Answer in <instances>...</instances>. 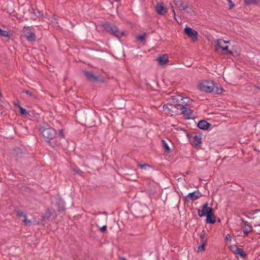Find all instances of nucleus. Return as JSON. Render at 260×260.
<instances>
[{
  "instance_id": "39448f33",
  "label": "nucleus",
  "mask_w": 260,
  "mask_h": 260,
  "mask_svg": "<svg viewBox=\"0 0 260 260\" xmlns=\"http://www.w3.org/2000/svg\"><path fill=\"white\" fill-rule=\"evenodd\" d=\"M216 50L219 49H222L223 51H226L225 54H233V52L228 50V46L227 44L229 43V41H226L223 39H218L216 40Z\"/></svg>"
},
{
  "instance_id": "20e7f679",
  "label": "nucleus",
  "mask_w": 260,
  "mask_h": 260,
  "mask_svg": "<svg viewBox=\"0 0 260 260\" xmlns=\"http://www.w3.org/2000/svg\"><path fill=\"white\" fill-rule=\"evenodd\" d=\"M105 29L108 32L118 38H120L125 35L123 31L119 30L118 28L114 25H110L109 24L105 25Z\"/></svg>"
},
{
  "instance_id": "a211bd4d",
  "label": "nucleus",
  "mask_w": 260,
  "mask_h": 260,
  "mask_svg": "<svg viewBox=\"0 0 260 260\" xmlns=\"http://www.w3.org/2000/svg\"><path fill=\"white\" fill-rule=\"evenodd\" d=\"M158 63L160 65H165L169 61L168 56L167 54L162 55L157 58Z\"/></svg>"
},
{
  "instance_id": "1a4fd4ad",
  "label": "nucleus",
  "mask_w": 260,
  "mask_h": 260,
  "mask_svg": "<svg viewBox=\"0 0 260 260\" xmlns=\"http://www.w3.org/2000/svg\"><path fill=\"white\" fill-rule=\"evenodd\" d=\"M230 249L233 253L238 254L242 258H245L246 256V254L243 249L238 247L236 245L230 246Z\"/></svg>"
},
{
  "instance_id": "4468645a",
  "label": "nucleus",
  "mask_w": 260,
  "mask_h": 260,
  "mask_svg": "<svg viewBox=\"0 0 260 260\" xmlns=\"http://www.w3.org/2000/svg\"><path fill=\"white\" fill-rule=\"evenodd\" d=\"M155 9L156 11L159 15H164L167 12V9L165 7L164 3L157 4Z\"/></svg>"
},
{
  "instance_id": "6ab92c4d",
  "label": "nucleus",
  "mask_w": 260,
  "mask_h": 260,
  "mask_svg": "<svg viewBox=\"0 0 260 260\" xmlns=\"http://www.w3.org/2000/svg\"><path fill=\"white\" fill-rule=\"evenodd\" d=\"M210 126V124L205 120H201L198 124V127L203 130L208 129Z\"/></svg>"
},
{
  "instance_id": "79ce46f5",
  "label": "nucleus",
  "mask_w": 260,
  "mask_h": 260,
  "mask_svg": "<svg viewBox=\"0 0 260 260\" xmlns=\"http://www.w3.org/2000/svg\"><path fill=\"white\" fill-rule=\"evenodd\" d=\"M121 260H126V259L125 258H124V257H122L121 258Z\"/></svg>"
},
{
  "instance_id": "5701e85b",
  "label": "nucleus",
  "mask_w": 260,
  "mask_h": 260,
  "mask_svg": "<svg viewBox=\"0 0 260 260\" xmlns=\"http://www.w3.org/2000/svg\"><path fill=\"white\" fill-rule=\"evenodd\" d=\"M18 107L20 110V112L21 115H26L28 114V112H27L26 110L22 107L20 105L18 104Z\"/></svg>"
},
{
  "instance_id": "dca6fc26",
  "label": "nucleus",
  "mask_w": 260,
  "mask_h": 260,
  "mask_svg": "<svg viewBox=\"0 0 260 260\" xmlns=\"http://www.w3.org/2000/svg\"><path fill=\"white\" fill-rule=\"evenodd\" d=\"M176 5L181 10H185L188 8L187 4L184 3L182 0H175Z\"/></svg>"
},
{
  "instance_id": "ea45409f",
  "label": "nucleus",
  "mask_w": 260,
  "mask_h": 260,
  "mask_svg": "<svg viewBox=\"0 0 260 260\" xmlns=\"http://www.w3.org/2000/svg\"><path fill=\"white\" fill-rule=\"evenodd\" d=\"M171 9H172V11L173 12L174 16V17H175L176 13H175V10H174V7H173V6L172 5H171Z\"/></svg>"
},
{
  "instance_id": "6e6552de",
  "label": "nucleus",
  "mask_w": 260,
  "mask_h": 260,
  "mask_svg": "<svg viewBox=\"0 0 260 260\" xmlns=\"http://www.w3.org/2000/svg\"><path fill=\"white\" fill-rule=\"evenodd\" d=\"M213 209L208 206V203H206L202 206V210L198 209V213L200 217L207 216L208 214L213 212Z\"/></svg>"
},
{
  "instance_id": "2f4dec72",
  "label": "nucleus",
  "mask_w": 260,
  "mask_h": 260,
  "mask_svg": "<svg viewBox=\"0 0 260 260\" xmlns=\"http://www.w3.org/2000/svg\"><path fill=\"white\" fill-rule=\"evenodd\" d=\"M256 2V0H245V3L247 5L255 4Z\"/></svg>"
},
{
  "instance_id": "a18cd8bd",
  "label": "nucleus",
  "mask_w": 260,
  "mask_h": 260,
  "mask_svg": "<svg viewBox=\"0 0 260 260\" xmlns=\"http://www.w3.org/2000/svg\"><path fill=\"white\" fill-rule=\"evenodd\" d=\"M220 219H218V222H220Z\"/></svg>"
},
{
  "instance_id": "a19ab883",
  "label": "nucleus",
  "mask_w": 260,
  "mask_h": 260,
  "mask_svg": "<svg viewBox=\"0 0 260 260\" xmlns=\"http://www.w3.org/2000/svg\"><path fill=\"white\" fill-rule=\"evenodd\" d=\"M174 18L176 19V20L177 21V22H178V23H181V21L179 22V19H177L176 18V17H174Z\"/></svg>"
},
{
  "instance_id": "4c0bfd02",
  "label": "nucleus",
  "mask_w": 260,
  "mask_h": 260,
  "mask_svg": "<svg viewBox=\"0 0 260 260\" xmlns=\"http://www.w3.org/2000/svg\"><path fill=\"white\" fill-rule=\"evenodd\" d=\"M100 230L102 232H103V233L106 232L107 230V225H103L102 227H101L100 228Z\"/></svg>"
},
{
  "instance_id": "c756f323",
  "label": "nucleus",
  "mask_w": 260,
  "mask_h": 260,
  "mask_svg": "<svg viewBox=\"0 0 260 260\" xmlns=\"http://www.w3.org/2000/svg\"><path fill=\"white\" fill-rule=\"evenodd\" d=\"M145 37H146V34H143L141 35L138 36L137 40L140 42H143L145 39Z\"/></svg>"
},
{
  "instance_id": "2eb2a0df",
  "label": "nucleus",
  "mask_w": 260,
  "mask_h": 260,
  "mask_svg": "<svg viewBox=\"0 0 260 260\" xmlns=\"http://www.w3.org/2000/svg\"><path fill=\"white\" fill-rule=\"evenodd\" d=\"M190 142L192 145L198 146L202 142V138L199 135H195L190 139Z\"/></svg>"
},
{
  "instance_id": "bb28decb",
  "label": "nucleus",
  "mask_w": 260,
  "mask_h": 260,
  "mask_svg": "<svg viewBox=\"0 0 260 260\" xmlns=\"http://www.w3.org/2000/svg\"><path fill=\"white\" fill-rule=\"evenodd\" d=\"M162 142L163 143V145L164 146V148H165V151H167V152H170V148L168 145V144L167 143L166 141L165 140H162Z\"/></svg>"
},
{
  "instance_id": "e433bc0d",
  "label": "nucleus",
  "mask_w": 260,
  "mask_h": 260,
  "mask_svg": "<svg viewBox=\"0 0 260 260\" xmlns=\"http://www.w3.org/2000/svg\"><path fill=\"white\" fill-rule=\"evenodd\" d=\"M59 136L61 138H64V133L63 131V129H60L59 131Z\"/></svg>"
},
{
  "instance_id": "f257e3e1",
  "label": "nucleus",
  "mask_w": 260,
  "mask_h": 260,
  "mask_svg": "<svg viewBox=\"0 0 260 260\" xmlns=\"http://www.w3.org/2000/svg\"><path fill=\"white\" fill-rule=\"evenodd\" d=\"M40 132L42 134L43 137L45 140L49 144L51 143L50 140L55 138L56 132L55 130L51 127H41L40 128Z\"/></svg>"
},
{
  "instance_id": "7c9ffc66",
  "label": "nucleus",
  "mask_w": 260,
  "mask_h": 260,
  "mask_svg": "<svg viewBox=\"0 0 260 260\" xmlns=\"http://www.w3.org/2000/svg\"><path fill=\"white\" fill-rule=\"evenodd\" d=\"M23 222L25 223L26 225L29 224L31 223V221L30 220H28L26 218V215H25L24 217H23Z\"/></svg>"
},
{
  "instance_id": "58836bf2",
  "label": "nucleus",
  "mask_w": 260,
  "mask_h": 260,
  "mask_svg": "<svg viewBox=\"0 0 260 260\" xmlns=\"http://www.w3.org/2000/svg\"><path fill=\"white\" fill-rule=\"evenodd\" d=\"M225 240L231 242V237L230 234H227L225 236Z\"/></svg>"
},
{
  "instance_id": "aec40b11",
  "label": "nucleus",
  "mask_w": 260,
  "mask_h": 260,
  "mask_svg": "<svg viewBox=\"0 0 260 260\" xmlns=\"http://www.w3.org/2000/svg\"><path fill=\"white\" fill-rule=\"evenodd\" d=\"M206 217L207 223L214 224L215 222L216 219L215 217L213 214V212L208 214Z\"/></svg>"
},
{
  "instance_id": "cd10ccee",
  "label": "nucleus",
  "mask_w": 260,
  "mask_h": 260,
  "mask_svg": "<svg viewBox=\"0 0 260 260\" xmlns=\"http://www.w3.org/2000/svg\"><path fill=\"white\" fill-rule=\"evenodd\" d=\"M0 35L3 37H9V32L8 31L4 30L2 29L1 28H0Z\"/></svg>"
},
{
  "instance_id": "473e14b6",
  "label": "nucleus",
  "mask_w": 260,
  "mask_h": 260,
  "mask_svg": "<svg viewBox=\"0 0 260 260\" xmlns=\"http://www.w3.org/2000/svg\"><path fill=\"white\" fill-rule=\"evenodd\" d=\"M17 214L18 216L23 217L26 215V214L22 211H18Z\"/></svg>"
},
{
  "instance_id": "9b49d317",
  "label": "nucleus",
  "mask_w": 260,
  "mask_h": 260,
  "mask_svg": "<svg viewBox=\"0 0 260 260\" xmlns=\"http://www.w3.org/2000/svg\"><path fill=\"white\" fill-rule=\"evenodd\" d=\"M202 196V194L198 191H194L193 192L189 193L185 198L187 201H194Z\"/></svg>"
},
{
  "instance_id": "c85d7f7f",
  "label": "nucleus",
  "mask_w": 260,
  "mask_h": 260,
  "mask_svg": "<svg viewBox=\"0 0 260 260\" xmlns=\"http://www.w3.org/2000/svg\"><path fill=\"white\" fill-rule=\"evenodd\" d=\"M170 106H171V105H170ZM162 108L165 111H168L170 113L172 112V110H171V108L169 107V105L168 104L165 105L163 106Z\"/></svg>"
},
{
  "instance_id": "a878e982",
  "label": "nucleus",
  "mask_w": 260,
  "mask_h": 260,
  "mask_svg": "<svg viewBox=\"0 0 260 260\" xmlns=\"http://www.w3.org/2000/svg\"><path fill=\"white\" fill-rule=\"evenodd\" d=\"M222 88H221L220 87H215V86L214 85V91H212V92H213L214 93H215L216 94H220L222 92Z\"/></svg>"
},
{
  "instance_id": "423d86ee",
  "label": "nucleus",
  "mask_w": 260,
  "mask_h": 260,
  "mask_svg": "<svg viewBox=\"0 0 260 260\" xmlns=\"http://www.w3.org/2000/svg\"><path fill=\"white\" fill-rule=\"evenodd\" d=\"M182 100V96L180 95H171L169 98V101L171 104L175 108L179 109L181 106V101Z\"/></svg>"
},
{
  "instance_id": "7ed1b4c3",
  "label": "nucleus",
  "mask_w": 260,
  "mask_h": 260,
  "mask_svg": "<svg viewBox=\"0 0 260 260\" xmlns=\"http://www.w3.org/2000/svg\"><path fill=\"white\" fill-rule=\"evenodd\" d=\"M22 35L29 42L34 43L36 41V35L30 27H24L23 28Z\"/></svg>"
},
{
  "instance_id": "9d476101",
  "label": "nucleus",
  "mask_w": 260,
  "mask_h": 260,
  "mask_svg": "<svg viewBox=\"0 0 260 260\" xmlns=\"http://www.w3.org/2000/svg\"><path fill=\"white\" fill-rule=\"evenodd\" d=\"M181 110V114L186 119H191L193 117V111L186 107H181L179 108Z\"/></svg>"
},
{
  "instance_id": "393cba45",
  "label": "nucleus",
  "mask_w": 260,
  "mask_h": 260,
  "mask_svg": "<svg viewBox=\"0 0 260 260\" xmlns=\"http://www.w3.org/2000/svg\"><path fill=\"white\" fill-rule=\"evenodd\" d=\"M206 243L207 242H205V241H204V242H201V245L200 246H199L198 248V250L199 251H204L205 250V246L206 244Z\"/></svg>"
},
{
  "instance_id": "f8f14e48",
  "label": "nucleus",
  "mask_w": 260,
  "mask_h": 260,
  "mask_svg": "<svg viewBox=\"0 0 260 260\" xmlns=\"http://www.w3.org/2000/svg\"><path fill=\"white\" fill-rule=\"evenodd\" d=\"M242 222L244 223V225L242 226V230L244 234V236H247L248 234L252 231V226L249 224L248 222L242 219Z\"/></svg>"
},
{
  "instance_id": "c03bdc74",
  "label": "nucleus",
  "mask_w": 260,
  "mask_h": 260,
  "mask_svg": "<svg viewBox=\"0 0 260 260\" xmlns=\"http://www.w3.org/2000/svg\"><path fill=\"white\" fill-rule=\"evenodd\" d=\"M37 13H39V14H41L40 12H39V11H37Z\"/></svg>"
},
{
  "instance_id": "f3484780",
  "label": "nucleus",
  "mask_w": 260,
  "mask_h": 260,
  "mask_svg": "<svg viewBox=\"0 0 260 260\" xmlns=\"http://www.w3.org/2000/svg\"><path fill=\"white\" fill-rule=\"evenodd\" d=\"M192 100L188 98V97H183L181 101V107H186L188 106H190L192 103Z\"/></svg>"
},
{
  "instance_id": "b1692460",
  "label": "nucleus",
  "mask_w": 260,
  "mask_h": 260,
  "mask_svg": "<svg viewBox=\"0 0 260 260\" xmlns=\"http://www.w3.org/2000/svg\"><path fill=\"white\" fill-rule=\"evenodd\" d=\"M71 168H72V171H74L75 173H76L77 174L81 175L82 172H81V170L77 167L73 166H72Z\"/></svg>"
},
{
  "instance_id": "0eeeda50",
  "label": "nucleus",
  "mask_w": 260,
  "mask_h": 260,
  "mask_svg": "<svg viewBox=\"0 0 260 260\" xmlns=\"http://www.w3.org/2000/svg\"><path fill=\"white\" fill-rule=\"evenodd\" d=\"M184 32L192 41L196 42L198 40L199 34L197 31L186 26L184 29Z\"/></svg>"
},
{
  "instance_id": "4be33fe9",
  "label": "nucleus",
  "mask_w": 260,
  "mask_h": 260,
  "mask_svg": "<svg viewBox=\"0 0 260 260\" xmlns=\"http://www.w3.org/2000/svg\"><path fill=\"white\" fill-rule=\"evenodd\" d=\"M205 235L206 233L205 230H203L200 235L201 242H204V241L205 242H207V239L205 238Z\"/></svg>"
},
{
  "instance_id": "ddd939ff",
  "label": "nucleus",
  "mask_w": 260,
  "mask_h": 260,
  "mask_svg": "<svg viewBox=\"0 0 260 260\" xmlns=\"http://www.w3.org/2000/svg\"><path fill=\"white\" fill-rule=\"evenodd\" d=\"M84 73L86 77L89 80L94 81L100 80V77L95 75L91 72L85 71Z\"/></svg>"
},
{
  "instance_id": "f03ea898",
  "label": "nucleus",
  "mask_w": 260,
  "mask_h": 260,
  "mask_svg": "<svg viewBox=\"0 0 260 260\" xmlns=\"http://www.w3.org/2000/svg\"><path fill=\"white\" fill-rule=\"evenodd\" d=\"M198 88L201 91L211 92L214 89V83L213 81L205 80L199 84Z\"/></svg>"
},
{
  "instance_id": "412c9836",
  "label": "nucleus",
  "mask_w": 260,
  "mask_h": 260,
  "mask_svg": "<svg viewBox=\"0 0 260 260\" xmlns=\"http://www.w3.org/2000/svg\"><path fill=\"white\" fill-rule=\"evenodd\" d=\"M57 205L59 211H63L65 210L64 203L61 200H59V203H57Z\"/></svg>"
},
{
  "instance_id": "72a5a7b5",
  "label": "nucleus",
  "mask_w": 260,
  "mask_h": 260,
  "mask_svg": "<svg viewBox=\"0 0 260 260\" xmlns=\"http://www.w3.org/2000/svg\"><path fill=\"white\" fill-rule=\"evenodd\" d=\"M229 4V8L233 9L235 7V4L232 2V0H227Z\"/></svg>"
},
{
  "instance_id": "c9c22d12",
  "label": "nucleus",
  "mask_w": 260,
  "mask_h": 260,
  "mask_svg": "<svg viewBox=\"0 0 260 260\" xmlns=\"http://www.w3.org/2000/svg\"><path fill=\"white\" fill-rule=\"evenodd\" d=\"M22 92L23 93H26L28 96H33V94H32V93L31 92H30L29 91H28V90H23Z\"/></svg>"
},
{
  "instance_id": "37998d69",
  "label": "nucleus",
  "mask_w": 260,
  "mask_h": 260,
  "mask_svg": "<svg viewBox=\"0 0 260 260\" xmlns=\"http://www.w3.org/2000/svg\"><path fill=\"white\" fill-rule=\"evenodd\" d=\"M29 11H34V10L33 9H31V10H30Z\"/></svg>"
},
{
  "instance_id": "f704fd0d",
  "label": "nucleus",
  "mask_w": 260,
  "mask_h": 260,
  "mask_svg": "<svg viewBox=\"0 0 260 260\" xmlns=\"http://www.w3.org/2000/svg\"><path fill=\"white\" fill-rule=\"evenodd\" d=\"M139 166L141 169H144V170H146L147 167H149V165L145 164H143V165L139 164Z\"/></svg>"
}]
</instances>
